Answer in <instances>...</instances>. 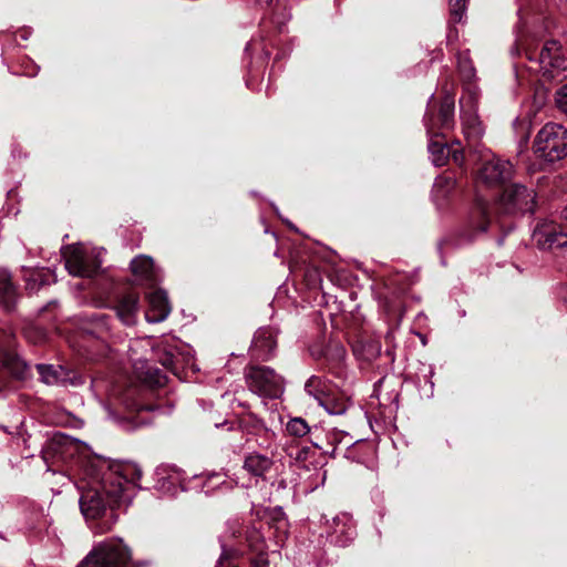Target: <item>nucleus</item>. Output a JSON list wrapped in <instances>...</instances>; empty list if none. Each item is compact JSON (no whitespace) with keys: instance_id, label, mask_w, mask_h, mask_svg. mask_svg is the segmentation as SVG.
<instances>
[{"instance_id":"obj_29","label":"nucleus","mask_w":567,"mask_h":567,"mask_svg":"<svg viewBox=\"0 0 567 567\" xmlns=\"http://www.w3.org/2000/svg\"><path fill=\"white\" fill-rule=\"evenodd\" d=\"M478 214L483 218V221H481V224L478 225V229L481 231H486L487 224H488L487 223V207H486L485 203H483V202L478 203Z\"/></svg>"},{"instance_id":"obj_27","label":"nucleus","mask_w":567,"mask_h":567,"mask_svg":"<svg viewBox=\"0 0 567 567\" xmlns=\"http://www.w3.org/2000/svg\"><path fill=\"white\" fill-rule=\"evenodd\" d=\"M451 18L461 22L466 10V0H449Z\"/></svg>"},{"instance_id":"obj_14","label":"nucleus","mask_w":567,"mask_h":567,"mask_svg":"<svg viewBox=\"0 0 567 567\" xmlns=\"http://www.w3.org/2000/svg\"><path fill=\"white\" fill-rule=\"evenodd\" d=\"M148 309L145 318L151 323L164 321L171 313V306L164 290L157 289L148 293Z\"/></svg>"},{"instance_id":"obj_22","label":"nucleus","mask_w":567,"mask_h":567,"mask_svg":"<svg viewBox=\"0 0 567 567\" xmlns=\"http://www.w3.org/2000/svg\"><path fill=\"white\" fill-rule=\"evenodd\" d=\"M332 389L333 386L330 382L318 375L310 377L305 384V391L318 403H320Z\"/></svg>"},{"instance_id":"obj_28","label":"nucleus","mask_w":567,"mask_h":567,"mask_svg":"<svg viewBox=\"0 0 567 567\" xmlns=\"http://www.w3.org/2000/svg\"><path fill=\"white\" fill-rule=\"evenodd\" d=\"M557 107L567 114V84L563 85L555 95Z\"/></svg>"},{"instance_id":"obj_11","label":"nucleus","mask_w":567,"mask_h":567,"mask_svg":"<svg viewBox=\"0 0 567 567\" xmlns=\"http://www.w3.org/2000/svg\"><path fill=\"white\" fill-rule=\"evenodd\" d=\"M355 525L347 513L338 514L327 523V537L337 546H348L355 537Z\"/></svg>"},{"instance_id":"obj_2","label":"nucleus","mask_w":567,"mask_h":567,"mask_svg":"<svg viewBox=\"0 0 567 567\" xmlns=\"http://www.w3.org/2000/svg\"><path fill=\"white\" fill-rule=\"evenodd\" d=\"M520 50L530 62L538 65L546 80H555L567 70V50L557 40H546L542 44H534L528 39L518 35L516 40V52Z\"/></svg>"},{"instance_id":"obj_32","label":"nucleus","mask_w":567,"mask_h":567,"mask_svg":"<svg viewBox=\"0 0 567 567\" xmlns=\"http://www.w3.org/2000/svg\"><path fill=\"white\" fill-rule=\"evenodd\" d=\"M450 155L452 156L453 161L456 164H458V165L463 164V162H464V154H463V151L461 148H455V150L450 151Z\"/></svg>"},{"instance_id":"obj_20","label":"nucleus","mask_w":567,"mask_h":567,"mask_svg":"<svg viewBox=\"0 0 567 567\" xmlns=\"http://www.w3.org/2000/svg\"><path fill=\"white\" fill-rule=\"evenodd\" d=\"M17 301L14 286L11 282V275L6 269H0V306L11 310Z\"/></svg>"},{"instance_id":"obj_33","label":"nucleus","mask_w":567,"mask_h":567,"mask_svg":"<svg viewBox=\"0 0 567 567\" xmlns=\"http://www.w3.org/2000/svg\"><path fill=\"white\" fill-rule=\"evenodd\" d=\"M122 402L125 404V406L130 410H142L144 409L143 405L137 404L128 399V393L124 394L122 398Z\"/></svg>"},{"instance_id":"obj_25","label":"nucleus","mask_w":567,"mask_h":567,"mask_svg":"<svg viewBox=\"0 0 567 567\" xmlns=\"http://www.w3.org/2000/svg\"><path fill=\"white\" fill-rule=\"evenodd\" d=\"M455 185V181L453 177L447 175H442L436 177L434 185H433V192L436 196L445 197Z\"/></svg>"},{"instance_id":"obj_37","label":"nucleus","mask_w":567,"mask_h":567,"mask_svg":"<svg viewBox=\"0 0 567 567\" xmlns=\"http://www.w3.org/2000/svg\"><path fill=\"white\" fill-rule=\"evenodd\" d=\"M324 478H326V472H322L321 473V483H323Z\"/></svg>"},{"instance_id":"obj_26","label":"nucleus","mask_w":567,"mask_h":567,"mask_svg":"<svg viewBox=\"0 0 567 567\" xmlns=\"http://www.w3.org/2000/svg\"><path fill=\"white\" fill-rule=\"evenodd\" d=\"M286 430L291 436L303 437L310 432V426L303 419L295 417L287 423Z\"/></svg>"},{"instance_id":"obj_19","label":"nucleus","mask_w":567,"mask_h":567,"mask_svg":"<svg viewBox=\"0 0 567 567\" xmlns=\"http://www.w3.org/2000/svg\"><path fill=\"white\" fill-rule=\"evenodd\" d=\"M131 270L141 280L147 282H155L157 280L153 259L148 256L141 255L134 258L131 261Z\"/></svg>"},{"instance_id":"obj_13","label":"nucleus","mask_w":567,"mask_h":567,"mask_svg":"<svg viewBox=\"0 0 567 567\" xmlns=\"http://www.w3.org/2000/svg\"><path fill=\"white\" fill-rule=\"evenodd\" d=\"M276 334L269 327L258 329L250 348L251 357L264 361L271 359L277 347Z\"/></svg>"},{"instance_id":"obj_23","label":"nucleus","mask_w":567,"mask_h":567,"mask_svg":"<svg viewBox=\"0 0 567 567\" xmlns=\"http://www.w3.org/2000/svg\"><path fill=\"white\" fill-rule=\"evenodd\" d=\"M41 380L47 384H58L64 381V370L62 367L37 364Z\"/></svg>"},{"instance_id":"obj_35","label":"nucleus","mask_w":567,"mask_h":567,"mask_svg":"<svg viewBox=\"0 0 567 567\" xmlns=\"http://www.w3.org/2000/svg\"><path fill=\"white\" fill-rule=\"evenodd\" d=\"M561 219L564 221V226L563 228L566 230L567 233V206L563 209L561 212Z\"/></svg>"},{"instance_id":"obj_7","label":"nucleus","mask_w":567,"mask_h":567,"mask_svg":"<svg viewBox=\"0 0 567 567\" xmlns=\"http://www.w3.org/2000/svg\"><path fill=\"white\" fill-rule=\"evenodd\" d=\"M13 334L0 331V391L6 386L8 375L19 380L30 377L31 368L17 354L10 352Z\"/></svg>"},{"instance_id":"obj_9","label":"nucleus","mask_w":567,"mask_h":567,"mask_svg":"<svg viewBox=\"0 0 567 567\" xmlns=\"http://www.w3.org/2000/svg\"><path fill=\"white\" fill-rule=\"evenodd\" d=\"M463 134L468 144H476L484 135V126L477 115V95L468 92L460 101Z\"/></svg>"},{"instance_id":"obj_18","label":"nucleus","mask_w":567,"mask_h":567,"mask_svg":"<svg viewBox=\"0 0 567 567\" xmlns=\"http://www.w3.org/2000/svg\"><path fill=\"white\" fill-rule=\"evenodd\" d=\"M118 319L126 326H133L136 322V316L140 309V299L135 293L122 296L114 307Z\"/></svg>"},{"instance_id":"obj_21","label":"nucleus","mask_w":567,"mask_h":567,"mask_svg":"<svg viewBox=\"0 0 567 567\" xmlns=\"http://www.w3.org/2000/svg\"><path fill=\"white\" fill-rule=\"evenodd\" d=\"M319 405L331 415H341L348 410L349 401L333 388Z\"/></svg>"},{"instance_id":"obj_1","label":"nucleus","mask_w":567,"mask_h":567,"mask_svg":"<svg viewBox=\"0 0 567 567\" xmlns=\"http://www.w3.org/2000/svg\"><path fill=\"white\" fill-rule=\"evenodd\" d=\"M141 471L127 465L122 472H110L102 480L101 488H89L83 491L80 497V508L86 519L100 517L106 507H114L122 503L131 502V489L133 481L141 478Z\"/></svg>"},{"instance_id":"obj_4","label":"nucleus","mask_w":567,"mask_h":567,"mask_svg":"<svg viewBox=\"0 0 567 567\" xmlns=\"http://www.w3.org/2000/svg\"><path fill=\"white\" fill-rule=\"evenodd\" d=\"M131 558L121 539H107L95 546L78 567H124Z\"/></svg>"},{"instance_id":"obj_34","label":"nucleus","mask_w":567,"mask_h":567,"mask_svg":"<svg viewBox=\"0 0 567 567\" xmlns=\"http://www.w3.org/2000/svg\"><path fill=\"white\" fill-rule=\"evenodd\" d=\"M155 383L157 385H163L165 383V377L158 371L156 370V380H155Z\"/></svg>"},{"instance_id":"obj_12","label":"nucleus","mask_w":567,"mask_h":567,"mask_svg":"<svg viewBox=\"0 0 567 567\" xmlns=\"http://www.w3.org/2000/svg\"><path fill=\"white\" fill-rule=\"evenodd\" d=\"M513 165L509 161L498 157L486 159L480 169L478 178L487 186L501 185L513 176Z\"/></svg>"},{"instance_id":"obj_15","label":"nucleus","mask_w":567,"mask_h":567,"mask_svg":"<svg viewBox=\"0 0 567 567\" xmlns=\"http://www.w3.org/2000/svg\"><path fill=\"white\" fill-rule=\"evenodd\" d=\"M274 464L271 457L259 452H251L245 455L243 470L258 482L266 478V474L270 472Z\"/></svg>"},{"instance_id":"obj_3","label":"nucleus","mask_w":567,"mask_h":567,"mask_svg":"<svg viewBox=\"0 0 567 567\" xmlns=\"http://www.w3.org/2000/svg\"><path fill=\"white\" fill-rule=\"evenodd\" d=\"M534 153L542 159L554 163L567 156V130L559 124L547 123L535 136Z\"/></svg>"},{"instance_id":"obj_30","label":"nucleus","mask_w":567,"mask_h":567,"mask_svg":"<svg viewBox=\"0 0 567 567\" xmlns=\"http://www.w3.org/2000/svg\"><path fill=\"white\" fill-rule=\"evenodd\" d=\"M107 317L104 315H93L91 317V321L100 329V330H107Z\"/></svg>"},{"instance_id":"obj_24","label":"nucleus","mask_w":567,"mask_h":567,"mask_svg":"<svg viewBox=\"0 0 567 567\" xmlns=\"http://www.w3.org/2000/svg\"><path fill=\"white\" fill-rule=\"evenodd\" d=\"M269 527L275 529L277 544H282L288 535V520L281 511L274 513Z\"/></svg>"},{"instance_id":"obj_16","label":"nucleus","mask_w":567,"mask_h":567,"mask_svg":"<svg viewBox=\"0 0 567 567\" xmlns=\"http://www.w3.org/2000/svg\"><path fill=\"white\" fill-rule=\"evenodd\" d=\"M425 123L430 122L434 125L439 134L451 130L454 126V97L451 94H446L440 105L437 120L432 115H425Z\"/></svg>"},{"instance_id":"obj_5","label":"nucleus","mask_w":567,"mask_h":567,"mask_svg":"<svg viewBox=\"0 0 567 567\" xmlns=\"http://www.w3.org/2000/svg\"><path fill=\"white\" fill-rule=\"evenodd\" d=\"M248 389L264 398L276 399L284 392V379L269 367L250 364L245 369Z\"/></svg>"},{"instance_id":"obj_31","label":"nucleus","mask_w":567,"mask_h":567,"mask_svg":"<svg viewBox=\"0 0 567 567\" xmlns=\"http://www.w3.org/2000/svg\"><path fill=\"white\" fill-rule=\"evenodd\" d=\"M461 72L467 78L471 79L474 75V69L467 62H460Z\"/></svg>"},{"instance_id":"obj_10","label":"nucleus","mask_w":567,"mask_h":567,"mask_svg":"<svg viewBox=\"0 0 567 567\" xmlns=\"http://www.w3.org/2000/svg\"><path fill=\"white\" fill-rule=\"evenodd\" d=\"M566 230L554 220L539 223L533 231V240L540 249L564 248L567 246Z\"/></svg>"},{"instance_id":"obj_8","label":"nucleus","mask_w":567,"mask_h":567,"mask_svg":"<svg viewBox=\"0 0 567 567\" xmlns=\"http://www.w3.org/2000/svg\"><path fill=\"white\" fill-rule=\"evenodd\" d=\"M536 194L534 189L527 188L520 184H513L505 188L501 198V208L508 214L514 213H534L536 205Z\"/></svg>"},{"instance_id":"obj_36","label":"nucleus","mask_w":567,"mask_h":567,"mask_svg":"<svg viewBox=\"0 0 567 567\" xmlns=\"http://www.w3.org/2000/svg\"><path fill=\"white\" fill-rule=\"evenodd\" d=\"M261 6H270L274 0H256Z\"/></svg>"},{"instance_id":"obj_17","label":"nucleus","mask_w":567,"mask_h":567,"mask_svg":"<svg viewBox=\"0 0 567 567\" xmlns=\"http://www.w3.org/2000/svg\"><path fill=\"white\" fill-rule=\"evenodd\" d=\"M426 132L430 137L427 146L430 158L435 166H443L450 156V150L446 143L441 140H435L441 134L436 132L434 125L430 122H426Z\"/></svg>"},{"instance_id":"obj_6","label":"nucleus","mask_w":567,"mask_h":567,"mask_svg":"<svg viewBox=\"0 0 567 567\" xmlns=\"http://www.w3.org/2000/svg\"><path fill=\"white\" fill-rule=\"evenodd\" d=\"M99 256V251L95 249L89 250L81 244L66 246L62 249L65 269L74 277L94 276L102 265Z\"/></svg>"}]
</instances>
